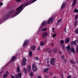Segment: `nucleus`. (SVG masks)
<instances>
[{
	"instance_id": "63",
	"label": "nucleus",
	"mask_w": 78,
	"mask_h": 78,
	"mask_svg": "<svg viewBox=\"0 0 78 78\" xmlns=\"http://www.w3.org/2000/svg\"><path fill=\"white\" fill-rule=\"evenodd\" d=\"M73 78H76V77H74Z\"/></svg>"
},
{
	"instance_id": "13",
	"label": "nucleus",
	"mask_w": 78,
	"mask_h": 78,
	"mask_svg": "<svg viewBox=\"0 0 78 78\" xmlns=\"http://www.w3.org/2000/svg\"><path fill=\"white\" fill-rule=\"evenodd\" d=\"M70 38H67L65 41L66 43H69L70 41Z\"/></svg>"
},
{
	"instance_id": "45",
	"label": "nucleus",
	"mask_w": 78,
	"mask_h": 78,
	"mask_svg": "<svg viewBox=\"0 0 78 78\" xmlns=\"http://www.w3.org/2000/svg\"><path fill=\"white\" fill-rule=\"evenodd\" d=\"M62 59H64V56H62L61 57Z\"/></svg>"
},
{
	"instance_id": "25",
	"label": "nucleus",
	"mask_w": 78,
	"mask_h": 78,
	"mask_svg": "<svg viewBox=\"0 0 78 78\" xmlns=\"http://www.w3.org/2000/svg\"><path fill=\"white\" fill-rule=\"evenodd\" d=\"M20 72V67L19 66H18L17 68V72Z\"/></svg>"
},
{
	"instance_id": "21",
	"label": "nucleus",
	"mask_w": 78,
	"mask_h": 78,
	"mask_svg": "<svg viewBox=\"0 0 78 78\" xmlns=\"http://www.w3.org/2000/svg\"><path fill=\"white\" fill-rule=\"evenodd\" d=\"M66 49L67 50H70V45H68L66 47Z\"/></svg>"
},
{
	"instance_id": "57",
	"label": "nucleus",
	"mask_w": 78,
	"mask_h": 78,
	"mask_svg": "<svg viewBox=\"0 0 78 78\" xmlns=\"http://www.w3.org/2000/svg\"><path fill=\"white\" fill-rule=\"evenodd\" d=\"M6 73H7V74H9V73H8V72L7 71L6 72Z\"/></svg>"
},
{
	"instance_id": "20",
	"label": "nucleus",
	"mask_w": 78,
	"mask_h": 78,
	"mask_svg": "<svg viewBox=\"0 0 78 78\" xmlns=\"http://www.w3.org/2000/svg\"><path fill=\"white\" fill-rule=\"evenodd\" d=\"M30 69H31V66L28 65L27 66V70L28 72H30L31 71Z\"/></svg>"
},
{
	"instance_id": "6",
	"label": "nucleus",
	"mask_w": 78,
	"mask_h": 78,
	"mask_svg": "<svg viewBox=\"0 0 78 78\" xmlns=\"http://www.w3.org/2000/svg\"><path fill=\"white\" fill-rule=\"evenodd\" d=\"M55 58H52V59L50 61V64L51 65H55V64L54 62H55Z\"/></svg>"
},
{
	"instance_id": "62",
	"label": "nucleus",
	"mask_w": 78,
	"mask_h": 78,
	"mask_svg": "<svg viewBox=\"0 0 78 78\" xmlns=\"http://www.w3.org/2000/svg\"><path fill=\"white\" fill-rule=\"evenodd\" d=\"M66 28H65V30H66Z\"/></svg>"
},
{
	"instance_id": "56",
	"label": "nucleus",
	"mask_w": 78,
	"mask_h": 78,
	"mask_svg": "<svg viewBox=\"0 0 78 78\" xmlns=\"http://www.w3.org/2000/svg\"><path fill=\"white\" fill-rule=\"evenodd\" d=\"M48 63H49V61H48L47 62V64H48Z\"/></svg>"
},
{
	"instance_id": "48",
	"label": "nucleus",
	"mask_w": 78,
	"mask_h": 78,
	"mask_svg": "<svg viewBox=\"0 0 78 78\" xmlns=\"http://www.w3.org/2000/svg\"><path fill=\"white\" fill-rule=\"evenodd\" d=\"M39 50H40V47H38L37 48V49L38 51H39Z\"/></svg>"
},
{
	"instance_id": "19",
	"label": "nucleus",
	"mask_w": 78,
	"mask_h": 78,
	"mask_svg": "<svg viewBox=\"0 0 78 78\" xmlns=\"http://www.w3.org/2000/svg\"><path fill=\"white\" fill-rule=\"evenodd\" d=\"M70 63H72V64H75L76 63L75 61H73V60H70Z\"/></svg>"
},
{
	"instance_id": "42",
	"label": "nucleus",
	"mask_w": 78,
	"mask_h": 78,
	"mask_svg": "<svg viewBox=\"0 0 78 78\" xmlns=\"http://www.w3.org/2000/svg\"><path fill=\"white\" fill-rule=\"evenodd\" d=\"M51 45L52 47H53L54 46V43H52L51 44Z\"/></svg>"
},
{
	"instance_id": "22",
	"label": "nucleus",
	"mask_w": 78,
	"mask_h": 78,
	"mask_svg": "<svg viewBox=\"0 0 78 78\" xmlns=\"http://www.w3.org/2000/svg\"><path fill=\"white\" fill-rule=\"evenodd\" d=\"M76 40H75L71 42V43L73 45H76Z\"/></svg>"
},
{
	"instance_id": "27",
	"label": "nucleus",
	"mask_w": 78,
	"mask_h": 78,
	"mask_svg": "<svg viewBox=\"0 0 78 78\" xmlns=\"http://www.w3.org/2000/svg\"><path fill=\"white\" fill-rule=\"evenodd\" d=\"M29 75L30 76H33V73L32 72H31L29 74Z\"/></svg>"
},
{
	"instance_id": "35",
	"label": "nucleus",
	"mask_w": 78,
	"mask_h": 78,
	"mask_svg": "<svg viewBox=\"0 0 78 78\" xmlns=\"http://www.w3.org/2000/svg\"><path fill=\"white\" fill-rule=\"evenodd\" d=\"M47 30V28H44L42 30V31H46Z\"/></svg>"
},
{
	"instance_id": "10",
	"label": "nucleus",
	"mask_w": 78,
	"mask_h": 78,
	"mask_svg": "<svg viewBox=\"0 0 78 78\" xmlns=\"http://www.w3.org/2000/svg\"><path fill=\"white\" fill-rule=\"evenodd\" d=\"M46 23H47V22L46 21H43L41 26V27H45V26H46Z\"/></svg>"
},
{
	"instance_id": "34",
	"label": "nucleus",
	"mask_w": 78,
	"mask_h": 78,
	"mask_svg": "<svg viewBox=\"0 0 78 78\" xmlns=\"http://www.w3.org/2000/svg\"><path fill=\"white\" fill-rule=\"evenodd\" d=\"M75 33H76V34H78V29H76L75 31Z\"/></svg>"
},
{
	"instance_id": "31",
	"label": "nucleus",
	"mask_w": 78,
	"mask_h": 78,
	"mask_svg": "<svg viewBox=\"0 0 78 78\" xmlns=\"http://www.w3.org/2000/svg\"><path fill=\"white\" fill-rule=\"evenodd\" d=\"M6 77H7V75L4 74L3 75V78H6Z\"/></svg>"
},
{
	"instance_id": "24",
	"label": "nucleus",
	"mask_w": 78,
	"mask_h": 78,
	"mask_svg": "<svg viewBox=\"0 0 78 78\" xmlns=\"http://www.w3.org/2000/svg\"><path fill=\"white\" fill-rule=\"evenodd\" d=\"M60 42L61 43V45H63L64 44V40H61L60 41Z\"/></svg>"
},
{
	"instance_id": "59",
	"label": "nucleus",
	"mask_w": 78,
	"mask_h": 78,
	"mask_svg": "<svg viewBox=\"0 0 78 78\" xmlns=\"http://www.w3.org/2000/svg\"><path fill=\"white\" fill-rule=\"evenodd\" d=\"M69 77H70V78H71V77H72V76H69Z\"/></svg>"
},
{
	"instance_id": "50",
	"label": "nucleus",
	"mask_w": 78,
	"mask_h": 78,
	"mask_svg": "<svg viewBox=\"0 0 78 78\" xmlns=\"http://www.w3.org/2000/svg\"><path fill=\"white\" fill-rule=\"evenodd\" d=\"M37 78H41V77L40 76H38L37 77Z\"/></svg>"
},
{
	"instance_id": "4",
	"label": "nucleus",
	"mask_w": 78,
	"mask_h": 78,
	"mask_svg": "<svg viewBox=\"0 0 78 78\" xmlns=\"http://www.w3.org/2000/svg\"><path fill=\"white\" fill-rule=\"evenodd\" d=\"M32 69L34 72H36L37 70V66H36V64L34 63L33 64Z\"/></svg>"
},
{
	"instance_id": "64",
	"label": "nucleus",
	"mask_w": 78,
	"mask_h": 78,
	"mask_svg": "<svg viewBox=\"0 0 78 78\" xmlns=\"http://www.w3.org/2000/svg\"><path fill=\"white\" fill-rule=\"evenodd\" d=\"M22 66H23V65H22Z\"/></svg>"
},
{
	"instance_id": "28",
	"label": "nucleus",
	"mask_w": 78,
	"mask_h": 78,
	"mask_svg": "<svg viewBox=\"0 0 78 78\" xmlns=\"http://www.w3.org/2000/svg\"><path fill=\"white\" fill-rule=\"evenodd\" d=\"M53 51L54 53H56L57 52V49H54L53 50Z\"/></svg>"
},
{
	"instance_id": "14",
	"label": "nucleus",
	"mask_w": 78,
	"mask_h": 78,
	"mask_svg": "<svg viewBox=\"0 0 78 78\" xmlns=\"http://www.w3.org/2000/svg\"><path fill=\"white\" fill-rule=\"evenodd\" d=\"M31 49L32 51H34L36 49V46L33 45L31 47Z\"/></svg>"
},
{
	"instance_id": "44",
	"label": "nucleus",
	"mask_w": 78,
	"mask_h": 78,
	"mask_svg": "<svg viewBox=\"0 0 78 78\" xmlns=\"http://www.w3.org/2000/svg\"><path fill=\"white\" fill-rule=\"evenodd\" d=\"M35 59L36 60H38L39 59V58H38L37 57L35 58Z\"/></svg>"
},
{
	"instance_id": "40",
	"label": "nucleus",
	"mask_w": 78,
	"mask_h": 78,
	"mask_svg": "<svg viewBox=\"0 0 78 78\" xmlns=\"http://www.w3.org/2000/svg\"><path fill=\"white\" fill-rule=\"evenodd\" d=\"M67 60L66 59H64V60H63V62H67Z\"/></svg>"
},
{
	"instance_id": "58",
	"label": "nucleus",
	"mask_w": 78,
	"mask_h": 78,
	"mask_svg": "<svg viewBox=\"0 0 78 78\" xmlns=\"http://www.w3.org/2000/svg\"><path fill=\"white\" fill-rule=\"evenodd\" d=\"M47 66H48V67H49V66H50V65H48Z\"/></svg>"
},
{
	"instance_id": "5",
	"label": "nucleus",
	"mask_w": 78,
	"mask_h": 78,
	"mask_svg": "<svg viewBox=\"0 0 78 78\" xmlns=\"http://www.w3.org/2000/svg\"><path fill=\"white\" fill-rule=\"evenodd\" d=\"M55 19L54 17H52L50 18L47 22L48 24H50V23H51L53 22V19Z\"/></svg>"
},
{
	"instance_id": "51",
	"label": "nucleus",
	"mask_w": 78,
	"mask_h": 78,
	"mask_svg": "<svg viewBox=\"0 0 78 78\" xmlns=\"http://www.w3.org/2000/svg\"><path fill=\"white\" fill-rule=\"evenodd\" d=\"M45 78H48V76H45Z\"/></svg>"
},
{
	"instance_id": "15",
	"label": "nucleus",
	"mask_w": 78,
	"mask_h": 78,
	"mask_svg": "<svg viewBox=\"0 0 78 78\" xmlns=\"http://www.w3.org/2000/svg\"><path fill=\"white\" fill-rule=\"evenodd\" d=\"M28 41L26 40L25 41L24 43V44H23V46H25L28 44Z\"/></svg>"
},
{
	"instance_id": "53",
	"label": "nucleus",
	"mask_w": 78,
	"mask_h": 78,
	"mask_svg": "<svg viewBox=\"0 0 78 78\" xmlns=\"http://www.w3.org/2000/svg\"><path fill=\"white\" fill-rule=\"evenodd\" d=\"M61 76H62V78H63V75H62V74H61Z\"/></svg>"
},
{
	"instance_id": "29",
	"label": "nucleus",
	"mask_w": 78,
	"mask_h": 78,
	"mask_svg": "<svg viewBox=\"0 0 78 78\" xmlns=\"http://www.w3.org/2000/svg\"><path fill=\"white\" fill-rule=\"evenodd\" d=\"M44 45V43L42 42H41L40 43V45L41 46H43Z\"/></svg>"
},
{
	"instance_id": "30",
	"label": "nucleus",
	"mask_w": 78,
	"mask_h": 78,
	"mask_svg": "<svg viewBox=\"0 0 78 78\" xmlns=\"http://www.w3.org/2000/svg\"><path fill=\"white\" fill-rule=\"evenodd\" d=\"M62 45V48L63 50H65V47H64V45L63 44L61 45Z\"/></svg>"
},
{
	"instance_id": "33",
	"label": "nucleus",
	"mask_w": 78,
	"mask_h": 78,
	"mask_svg": "<svg viewBox=\"0 0 78 78\" xmlns=\"http://www.w3.org/2000/svg\"><path fill=\"white\" fill-rule=\"evenodd\" d=\"M76 52L78 53V45H77L76 48Z\"/></svg>"
},
{
	"instance_id": "41",
	"label": "nucleus",
	"mask_w": 78,
	"mask_h": 78,
	"mask_svg": "<svg viewBox=\"0 0 78 78\" xmlns=\"http://www.w3.org/2000/svg\"><path fill=\"white\" fill-rule=\"evenodd\" d=\"M16 2H21V0H16Z\"/></svg>"
},
{
	"instance_id": "9",
	"label": "nucleus",
	"mask_w": 78,
	"mask_h": 78,
	"mask_svg": "<svg viewBox=\"0 0 78 78\" xmlns=\"http://www.w3.org/2000/svg\"><path fill=\"white\" fill-rule=\"evenodd\" d=\"M48 35V33L47 32H44L43 33V35H42V38H45L46 36H47Z\"/></svg>"
},
{
	"instance_id": "26",
	"label": "nucleus",
	"mask_w": 78,
	"mask_h": 78,
	"mask_svg": "<svg viewBox=\"0 0 78 78\" xmlns=\"http://www.w3.org/2000/svg\"><path fill=\"white\" fill-rule=\"evenodd\" d=\"M49 70V69L48 68H46V69H44V72H47Z\"/></svg>"
},
{
	"instance_id": "60",
	"label": "nucleus",
	"mask_w": 78,
	"mask_h": 78,
	"mask_svg": "<svg viewBox=\"0 0 78 78\" xmlns=\"http://www.w3.org/2000/svg\"><path fill=\"white\" fill-rule=\"evenodd\" d=\"M53 78H56V77H55V76H54V77H53Z\"/></svg>"
},
{
	"instance_id": "17",
	"label": "nucleus",
	"mask_w": 78,
	"mask_h": 78,
	"mask_svg": "<svg viewBox=\"0 0 78 78\" xmlns=\"http://www.w3.org/2000/svg\"><path fill=\"white\" fill-rule=\"evenodd\" d=\"M71 51L73 53V54H75V49L73 47H71Z\"/></svg>"
},
{
	"instance_id": "2",
	"label": "nucleus",
	"mask_w": 78,
	"mask_h": 78,
	"mask_svg": "<svg viewBox=\"0 0 78 78\" xmlns=\"http://www.w3.org/2000/svg\"><path fill=\"white\" fill-rule=\"evenodd\" d=\"M12 12H13V11L12 10L10 11L9 12V14H7L4 16V17H3L4 19V20H6V19H7V18H8V17H9V15H11V14H12Z\"/></svg>"
},
{
	"instance_id": "55",
	"label": "nucleus",
	"mask_w": 78,
	"mask_h": 78,
	"mask_svg": "<svg viewBox=\"0 0 78 78\" xmlns=\"http://www.w3.org/2000/svg\"><path fill=\"white\" fill-rule=\"evenodd\" d=\"M58 24H59V23H57L56 24V25H58Z\"/></svg>"
},
{
	"instance_id": "18",
	"label": "nucleus",
	"mask_w": 78,
	"mask_h": 78,
	"mask_svg": "<svg viewBox=\"0 0 78 78\" xmlns=\"http://www.w3.org/2000/svg\"><path fill=\"white\" fill-rule=\"evenodd\" d=\"M29 55L30 57H32L33 55V53L31 51H29Z\"/></svg>"
},
{
	"instance_id": "38",
	"label": "nucleus",
	"mask_w": 78,
	"mask_h": 78,
	"mask_svg": "<svg viewBox=\"0 0 78 78\" xmlns=\"http://www.w3.org/2000/svg\"><path fill=\"white\" fill-rule=\"evenodd\" d=\"M62 20V19H61L60 20H58V21L57 22V23H60V22H61V21Z\"/></svg>"
},
{
	"instance_id": "7",
	"label": "nucleus",
	"mask_w": 78,
	"mask_h": 78,
	"mask_svg": "<svg viewBox=\"0 0 78 78\" xmlns=\"http://www.w3.org/2000/svg\"><path fill=\"white\" fill-rule=\"evenodd\" d=\"M16 59V56H13L12 58V59L10 61H9V62L7 63V64H9V63H10V62H13V61H15V60Z\"/></svg>"
},
{
	"instance_id": "23",
	"label": "nucleus",
	"mask_w": 78,
	"mask_h": 78,
	"mask_svg": "<svg viewBox=\"0 0 78 78\" xmlns=\"http://www.w3.org/2000/svg\"><path fill=\"white\" fill-rule=\"evenodd\" d=\"M18 75L19 76L20 78H22V74H21V73H18Z\"/></svg>"
},
{
	"instance_id": "12",
	"label": "nucleus",
	"mask_w": 78,
	"mask_h": 78,
	"mask_svg": "<svg viewBox=\"0 0 78 78\" xmlns=\"http://www.w3.org/2000/svg\"><path fill=\"white\" fill-rule=\"evenodd\" d=\"M27 62V59L25 58H23V65H26V62Z\"/></svg>"
},
{
	"instance_id": "49",
	"label": "nucleus",
	"mask_w": 78,
	"mask_h": 78,
	"mask_svg": "<svg viewBox=\"0 0 78 78\" xmlns=\"http://www.w3.org/2000/svg\"><path fill=\"white\" fill-rule=\"evenodd\" d=\"M53 32H54V30H55V28L54 27L52 28Z\"/></svg>"
},
{
	"instance_id": "3",
	"label": "nucleus",
	"mask_w": 78,
	"mask_h": 78,
	"mask_svg": "<svg viewBox=\"0 0 78 78\" xmlns=\"http://www.w3.org/2000/svg\"><path fill=\"white\" fill-rule=\"evenodd\" d=\"M37 0H30L29 2H28V3L26 4L25 5V7L23 8H24L25 7L27 6H28V5H31V4H32V3H33L34 2H35L36 1H37Z\"/></svg>"
},
{
	"instance_id": "37",
	"label": "nucleus",
	"mask_w": 78,
	"mask_h": 78,
	"mask_svg": "<svg viewBox=\"0 0 78 78\" xmlns=\"http://www.w3.org/2000/svg\"><path fill=\"white\" fill-rule=\"evenodd\" d=\"M24 71L25 73H27V69H26L24 68Z\"/></svg>"
},
{
	"instance_id": "16",
	"label": "nucleus",
	"mask_w": 78,
	"mask_h": 78,
	"mask_svg": "<svg viewBox=\"0 0 78 78\" xmlns=\"http://www.w3.org/2000/svg\"><path fill=\"white\" fill-rule=\"evenodd\" d=\"M65 7H66V4L65 3H63L62 4V5L61 7V9H64V8H65Z\"/></svg>"
},
{
	"instance_id": "54",
	"label": "nucleus",
	"mask_w": 78,
	"mask_h": 78,
	"mask_svg": "<svg viewBox=\"0 0 78 78\" xmlns=\"http://www.w3.org/2000/svg\"><path fill=\"white\" fill-rule=\"evenodd\" d=\"M64 31H65V33H67V31H66V30H64Z\"/></svg>"
},
{
	"instance_id": "43",
	"label": "nucleus",
	"mask_w": 78,
	"mask_h": 78,
	"mask_svg": "<svg viewBox=\"0 0 78 78\" xmlns=\"http://www.w3.org/2000/svg\"><path fill=\"white\" fill-rule=\"evenodd\" d=\"M48 53H51V50H50L49 51H48Z\"/></svg>"
},
{
	"instance_id": "11",
	"label": "nucleus",
	"mask_w": 78,
	"mask_h": 78,
	"mask_svg": "<svg viewBox=\"0 0 78 78\" xmlns=\"http://www.w3.org/2000/svg\"><path fill=\"white\" fill-rule=\"evenodd\" d=\"M77 2V0H73V2L72 4V7H74L75 5L76 4V2Z\"/></svg>"
},
{
	"instance_id": "46",
	"label": "nucleus",
	"mask_w": 78,
	"mask_h": 78,
	"mask_svg": "<svg viewBox=\"0 0 78 78\" xmlns=\"http://www.w3.org/2000/svg\"><path fill=\"white\" fill-rule=\"evenodd\" d=\"M3 5V3L1 2L0 3V6H2Z\"/></svg>"
},
{
	"instance_id": "47",
	"label": "nucleus",
	"mask_w": 78,
	"mask_h": 78,
	"mask_svg": "<svg viewBox=\"0 0 78 78\" xmlns=\"http://www.w3.org/2000/svg\"><path fill=\"white\" fill-rule=\"evenodd\" d=\"M59 54H60V55L62 54V52H61V51H59Z\"/></svg>"
},
{
	"instance_id": "32",
	"label": "nucleus",
	"mask_w": 78,
	"mask_h": 78,
	"mask_svg": "<svg viewBox=\"0 0 78 78\" xmlns=\"http://www.w3.org/2000/svg\"><path fill=\"white\" fill-rule=\"evenodd\" d=\"M74 12H78V9H74Z\"/></svg>"
},
{
	"instance_id": "61",
	"label": "nucleus",
	"mask_w": 78,
	"mask_h": 78,
	"mask_svg": "<svg viewBox=\"0 0 78 78\" xmlns=\"http://www.w3.org/2000/svg\"><path fill=\"white\" fill-rule=\"evenodd\" d=\"M67 78H70V77H69V76H68Z\"/></svg>"
},
{
	"instance_id": "39",
	"label": "nucleus",
	"mask_w": 78,
	"mask_h": 78,
	"mask_svg": "<svg viewBox=\"0 0 78 78\" xmlns=\"http://www.w3.org/2000/svg\"><path fill=\"white\" fill-rule=\"evenodd\" d=\"M15 77L16 78H19V76L17 74L15 75Z\"/></svg>"
},
{
	"instance_id": "36",
	"label": "nucleus",
	"mask_w": 78,
	"mask_h": 78,
	"mask_svg": "<svg viewBox=\"0 0 78 78\" xmlns=\"http://www.w3.org/2000/svg\"><path fill=\"white\" fill-rule=\"evenodd\" d=\"M56 34H53V37L54 38L55 37H56Z\"/></svg>"
},
{
	"instance_id": "1",
	"label": "nucleus",
	"mask_w": 78,
	"mask_h": 78,
	"mask_svg": "<svg viewBox=\"0 0 78 78\" xmlns=\"http://www.w3.org/2000/svg\"><path fill=\"white\" fill-rule=\"evenodd\" d=\"M25 4L24 3L23 4H22L19 7L17 8L16 9V11H18V10H19V9H20L18 12H17L16 15H18V14H19V13H20V12H21V11H22L23 9L24 8H22L23 7L24 5H25Z\"/></svg>"
},
{
	"instance_id": "52",
	"label": "nucleus",
	"mask_w": 78,
	"mask_h": 78,
	"mask_svg": "<svg viewBox=\"0 0 78 78\" xmlns=\"http://www.w3.org/2000/svg\"><path fill=\"white\" fill-rule=\"evenodd\" d=\"M48 49H45V51H48Z\"/></svg>"
},
{
	"instance_id": "8",
	"label": "nucleus",
	"mask_w": 78,
	"mask_h": 78,
	"mask_svg": "<svg viewBox=\"0 0 78 78\" xmlns=\"http://www.w3.org/2000/svg\"><path fill=\"white\" fill-rule=\"evenodd\" d=\"M75 21L74 23V26L75 27H76V24L78 23V21H77V19H78V16L76 15L75 16Z\"/></svg>"
}]
</instances>
